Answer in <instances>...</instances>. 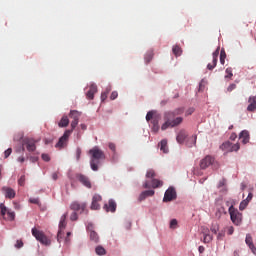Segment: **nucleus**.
Here are the masks:
<instances>
[{
  "instance_id": "nucleus-1",
  "label": "nucleus",
  "mask_w": 256,
  "mask_h": 256,
  "mask_svg": "<svg viewBox=\"0 0 256 256\" xmlns=\"http://www.w3.org/2000/svg\"><path fill=\"white\" fill-rule=\"evenodd\" d=\"M185 108H177L174 111L166 112L164 114L165 122L161 126L162 131H167L169 127H179L183 123V117H177V115H183ZM176 117V118H175Z\"/></svg>"
},
{
  "instance_id": "nucleus-2",
  "label": "nucleus",
  "mask_w": 256,
  "mask_h": 256,
  "mask_svg": "<svg viewBox=\"0 0 256 256\" xmlns=\"http://www.w3.org/2000/svg\"><path fill=\"white\" fill-rule=\"evenodd\" d=\"M89 155L91 156L90 166L92 171H99V164L105 160V152L98 148V146H94L89 150Z\"/></svg>"
},
{
  "instance_id": "nucleus-3",
  "label": "nucleus",
  "mask_w": 256,
  "mask_h": 256,
  "mask_svg": "<svg viewBox=\"0 0 256 256\" xmlns=\"http://www.w3.org/2000/svg\"><path fill=\"white\" fill-rule=\"evenodd\" d=\"M229 214H230V219L232 221V223L234 225H236L237 227H239V225H241V223H243V214L241 212H239V210H237L233 204H231L229 206Z\"/></svg>"
},
{
  "instance_id": "nucleus-4",
  "label": "nucleus",
  "mask_w": 256,
  "mask_h": 256,
  "mask_svg": "<svg viewBox=\"0 0 256 256\" xmlns=\"http://www.w3.org/2000/svg\"><path fill=\"white\" fill-rule=\"evenodd\" d=\"M32 235L35 237L36 241H39L42 245L49 246L51 245V240L47 238V235L37 228H32Z\"/></svg>"
},
{
  "instance_id": "nucleus-5",
  "label": "nucleus",
  "mask_w": 256,
  "mask_h": 256,
  "mask_svg": "<svg viewBox=\"0 0 256 256\" xmlns=\"http://www.w3.org/2000/svg\"><path fill=\"white\" fill-rule=\"evenodd\" d=\"M0 215L6 221H15V213L5 207V204H0Z\"/></svg>"
},
{
  "instance_id": "nucleus-6",
  "label": "nucleus",
  "mask_w": 256,
  "mask_h": 256,
  "mask_svg": "<svg viewBox=\"0 0 256 256\" xmlns=\"http://www.w3.org/2000/svg\"><path fill=\"white\" fill-rule=\"evenodd\" d=\"M68 215L69 214L66 212L60 218L59 231H58V234H57V241H58V243H61V239H63V229H65V227H67V216Z\"/></svg>"
},
{
  "instance_id": "nucleus-7",
  "label": "nucleus",
  "mask_w": 256,
  "mask_h": 256,
  "mask_svg": "<svg viewBox=\"0 0 256 256\" xmlns=\"http://www.w3.org/2000/svg\"><path fill=\"white\" fill-rule=\"evenodd\" d=\"M71 133H73V130H66L64 132L63 136L59 138L58 143L55 145L56 149H63V147L67 146V141H69Z\"/></svg>"
},
{
  "instance_id": "nucleus-8",
  "label": "nucleus",
  "mask_w": 256,
  "mask_h": 256,
  "mask_svg": "<svg viewBox=\"0 0 256 256\" xmlns=\"http://www.w3.org/2000/svg\"><path fill=\"white\" fill-rule=\"evenodd\" d=\"M174 199H177V192L175 188L169 187L164 194L163 202L169 203V201H174Z\"/></svg>"
},
{
  "instance_id": "nucleus-9",
  "label": "nucleus",
  "mask_w": 256,
  "mask_h": 256,
  "mask_svg": "<svg viewBox=\"0 0 256 256\" xmlns=\"http://www.w3.org/2000/svg\"><path fill=\"white\" fill-rule=\"evenodd\" d=\"M213 163H215V158L211 155H207L200 161V169H207V167H211Z\"/></svg>"
},
{
  "instance_id": "nucleus-10",
  "label": "nucleus",
  "mask_w": 256,
  "mask_h": 256,
  "mask_svg": "<svg viewBox=\"0 0 256 256\" xmlns=\"http://www.w3.org/2000/svg\"><path fill=\"white\" fill-rule=\"evenodd\" d=\"M144 189H157L159 187H163V181L161 180H157V179H153L151 181V183H149V181H145L143 184Z\"/></svg>"
},
{
  "instance_id": "nucleus-11",
  "label": "nucleus",
  "mask_w": 256,
  "mask_h": 256,
  "mask_svg": "<svg viewBox=\"0 0 256 256\" xmlns=\"http://www.w3.org/2000/svg\"><path fill=\"white\" fill-rule=\"evenodd\" d=\"M35 143H37L35 140L31 138H25L22 142V145L26 147L27 151H29L30 153H33V151L37 149V146L35 145Z\"/></svg>"
},
{
  "instance_id": "nucleus-12",
  "label": "nucleus",
  "mask_w": 256,
  "mask_h": 256,
  "mask_svg": "<svg viewBox=\"0 0 256 256\" xmlns=\"http://www.w3.org/2000/svg\"><path fill=\"white\" fill-rule=\"evenodd\" d=\"M219 50H220V48L218 47V48L213 52V54H212V63H209V64L207 65V69H208L209 71H213V69H214L215 67H217V61H218V59H219Z\"/></svg>"
},
{
  "instance_id": "nucleus-13",
  "label": "nucleus",
  "mask_w": 256,
  "mask_h": 256,
  "mask_svg": "<svg viewBox=\"0 0 256 256\" xmlns=\"http://www.w3.org/2000/svg\"><path fill=\"white\" fill-rule=\"evenodd\" d=\"M77 181H79L84 187H87V189H91V180H89V177L83 175V174H77L76 175Z\"/></svg>"
},
{
  "instance_id": "nucleus-14",
  "label": "nucleus",
  "mask_w": 256,
  "mask_h": 256,
  "mask_svg": "<svg viewBox=\"0 0 256 256\" xmlns=\"http://www.w3.org/2000/svg\"><path fill=\"white\" fill-rule=\"evenodd\" d=\"M70 209L72 211H81V213H83V211H85V209H87V204L79 203V202L75 201V202L71 203Z\"/></svg>"
},
{
  "instance_id": "nucleus-15",
  "label": "nucleus",
  "mask_w": 256,
  "mask_h": 256,
  "mask_svg": "<svg viewBox=\"0 0 256 256\" xmlns=\"http://www.w3.org/2000/svg\"><path fill=\"white\" fill-rule=\"evenodd\" d=\"M104 209L107 213H115L117 211V203L113 199H110L108 204L104 205Z\"/></svg>"
},
{
  "instance_id": "nucleus-16",
  "label": "nucleus",
  "mask_w": 256,
  "mask_h": 256,
  "mask_svg": "<svg viewBox=\"0 0 256 256\" xmlns=\"http://www.w3.org/2000/svg\"><path fill=\"white\" fill-rule=\"evenodd\" d=\"M161 121V115H156L153 120L151 121V125H152V131L153 133H159V122Z\"/></svg>"
},
{
  "instance_id": "nucleus-17",
  "label": "nucleus",
  "mask_w": 256,
  "mask_h": 256,
  "mask_svg": "<svg viewBox=\"0 0 256 256\" xmlns=\"http://www.w3.org/2000/svg\"><path fill=\"white\" fill-rule=\"evenodd\" d=\"M100 201H102L101 195L95 194L92 198L91 209L94 211H97V209H100L101 208V206L99 205Z\"/></svg>"
},
{
  "instance_id": "nucleus-18",
  "label": "nucleus",
  "mask_w": 256,
  "mask_h": 256,
  "mask_svg": "<svg viewBox=\"0 0 256 256\" xmlns=\"http://www.w3.org/2000/svg\"><path fill=\"white\" fill-rule=\"evenodd\" d=\"M2 191H3L6 199H15L16 193H15V190H13V188L4 186L2 188Z\"/></svg>"
},
{
  "instance_id": "nucleus-19",
  "label": "nucleus",
  "mask_w": 256,
  "mask_h": 256,
  "mask_svg": "<svg viewBox=\"0 0 256 256\" xmlns=\"http://www.w3.org/2000/svg\"><path fill=\"white\" fill-rule=\"evenodd\" d=\"M86 89V97H95L98 89H97V84L91 83Z\"/></svg>"
},
{
  "instance_id": "nucleus-20",
  "label": "nucleus",
  "mask_w": 256,
  "mask_h": 256,
  "mask_svg": "<svg viewBox=\"0 0 256 256\" xmlns=\"http://www.w3.org/2000/svg\"><path fill=\"white\" fill-rule=\"evenodd\" d=\"M87 230L90 231V239L94 241V243H99V234L93 230V224H89Z\"/></svg>"
},
{
  "instance_id": "nucleus-21",
  "label": "nucleus",
  "mask_w": 256,
  "mask_h": 256,
  "mask_svg": "<svg viewBox=\"0 0 256 256\" xmlns=\"http://www.w3.org/2000/svg\"><path fill=\"white\" fill-rule=\"evenodd\" d=\"M202 234L204 235L203 243H211L213 241V236L209 234V228L202 227Z\"/></svg>"
},
{
  "instance_id": "nucleus-22",
  "label": "nucleus",
  "mask_w": 256,
  "mask_h": 256,
  "mask_svg": "<svg viewBox=\"0 0 256 256\" xmlns=\"http://www.w3.org/2000/svg\"><path fill=\"white\" fill-rule=\"evenodd\" d=\"M155 195V190L143 191L139 196V201H145L147 197H153Z\"/></svg>"
},
{
  "instance_id": "nucleus-23",
  "label": "nucleus",
  "mask_w": 256,
  "mask_h": 256,
  "mask_svg": "<svg viewBox=\"0 0 256 256\" xmlns=\"http://www.w3.org/2000/svg\"><path fill=\"white\" fill-rule=\"evenodd\" d=\"M248 107H247V111H249L250 113H253L256 111V98L253 97V98H249L248 100Z\"/></svg>"
},
{
  "instance_id": "nucleus-24",
  "label": "nucleus",
  "mask_w": 256,
  "mask_h": 256,
  "mask_svg": "<svg viewBox=\"0 0 256 256\" xmlns=\"http://www.w3.org/2000/svg\"><path fill=\"white\" fill-rule=\"evenodd\" d=\"M185 139H187V132L185 130H181L176 137L177 143H185Z\"/></svg>"
},
{
  "instance_id": "nucleus-25",
  "label": "nucleus",
  "mask_w": 256,
  "mask_h": 256,
  "mask_svg": "<svg viewBox=\"0 0 256 256\" xmlns=\"http://www.w3.org/2000/svg\"><path fill=\"white\" fill-rule=\"evenodd\" d=\"M240 139H242V143L247 145L249 143V131L244 130L240 133Z\"/></svg>"
},
{
  "instance_id": "nucleus-26",
  "label": "nucleus",
  "mask_w": 256,
  "mask_h": 256,
  "mask_svg": "<svg viewBox=\"0 0 256 256\" xmlns=\"http://www.w3.org/2000/svg\"><path fill=\"white\" fill-rule=\"evenodd\" d=\"M70 119H73V121H79V117H81V112L77 110H71L69 113Z\"/></svg>"
},
{
  "instance_id": "nucleus-27",
  "label": "nucleus",
  "mask_w": 256,
  "mask_h": 256,
  "mask_svg": "<svg viewBox=\"0 0 256 256\" xmlns=\"http://www.w3.org/2000/svg\"><path fill=\"white\" fill-rule=\"evenodd\" d=\"M60 128L68 127L69 126V118L67 116H63L58 123Z\"/></svg>"
},
{
  "instance_id": "nucleus-28",
  "label": "nucleus",
  "mask_w": 256,
  "mask_h": 256,
  "mask_svg": "<svg viewBox=\"0 0 256 256\" xmlns=\"http://www.w3.org/2000/svg\"><path fill=\"white\" fill-rule=\"evenodd\" d=\"M95 253L96 255L103 256V255H107V250H105L103 246L98 245L95 248Z\"/></svg>"
},
{
  "instance_id": "nucleus-29",
  "label": "nucleus",
  "mask_w": 256,
  "mask_h": 256,
  "mask_svg": "<svg viewBox=\"0 0 256 256\" xmlns=\"http://www.w3.org/2000/svg\"><path fill=\"white\" fill-rule=\"evenodd\" d=\"M160 151H163L164 153H169V148L167 147V140H162L159 143Z\"/></svg>"
},
{
  "instance_id": "nucleus-30",
  "label": "nucleus",
  "mask_w": 256,
  "mask_h": 256,
  "mask_svg": "<svg viewBox=\"0 0 256 256\" xmlns=\"http://www.w3.org/2000/svg\"><path fill=\"white\" fill-rule=\"evenodd\" d=\"M172 52L176 57H181V53H183V50L179 47V45H175L172 48Z\"/></svg>"
},
{
  "instance_id": "nucleus-31",
  "label": "nucleus",
  "mask_w": 256,
  "mask_h": 256,
  "mask_svg": "<svg viewBox=\"0 0 256 256\" xmlns=\"http://www.w3.org/2000/svg\"><path fill=\"white\" fill-rule=\"evenodd\" d=\"M153 50H149L146 54H145V62L146 63H151L152 59H153Z\"/></svg>"
},
{
  "instance_id": "nucleus-32",
  "label": "nucleus",
  "mask_w": 256,
  "mask_h": 256,
  "mask_svg": "<svg viewBox=\"0 0 256 256\" xmlns=\"http://www.w3.org/2000/svg\"><path fill=\"white\" fill-rule=\"evenodd\" d=\"M205 87H207V80L202 79L199 83L198 92L201 93V92L205 91Z\"/></svg>"
},
{
  "instance_id": "nucleus-33",
  "label": "nucleus",
  "mask_w": 256,
  "mask_h": 256,
  "mask_svg": "<svg viewBox=\"0 0 256 256\" xmlns=\"http://www.w3.org/2000/svg\"><path fill=\"white\" fill-rule=\"evenodd\" d=\"M245 243L246 245H248L249 248H253L254 244H253V237H251V234L246 235Z\"/></svg>"
},
{
  "instance_id": "nucleus-34",
  "label": "nucleus",
  "mask_w": 256,
  "mask_h": 256,
  "mask_svg": "<svg viewBox=\"0 0 256 256\" xmlns=\"http://www.w3.org/2000/svg\"><path fill=\"white\" fill-rule=\"evenodd\" d=\"M225 59H227V53H225V49L220 51V63L221 65H225Z\"/></svg>"
},
{
  "instance_id": "nucleus-35",
  "label": "nucleus",
  "mask_w": 256,
  "mask_h": 256,
  "mask_svg": "<svg viewBox=\"0 0 256 256\" xmlns=\"http://www.w3.org/2000/svg\"><path fill=\"white\" fill-rule=\"evenodd\" d=\"M157 115L159 114H156L155 111H149L146 115V121H153Z\"/></svg>"
},
{
  "instance_id": "nucleus-36",
  "label": "nucleus",
  "mask_w": 256,
  "mask_h": 256,
  "mask_svg": "<svg viewBox=\"0 0 256 256\" xmlns=\"http://www.w3.org/2000/svg\"><path fill=\"white\" fill-rule=\"evenodd\" d=\"M220 149H222V151H231V142H224L220 146Z\"/></svg>"
},
{
  "instance_id": "nucleus-37",
  "label": "nucleus",
  "mask_w": 256,
  "mask_h": 256,
  "mask_svg": "<svg viewBox=\"0 0 256 256\" xmlns=\"http://www.w3.org/2000/svg\"><path fill=\"white\" fill-rule=\"evenodd\" d=\"M225 73L227 74L225 76V79H231L233 77V68L229 67L225 70Z\"/></svg>"
},
{
  "instance_id": "nucleus-38",
  "label": "nucleus",
  "mask_w": 256,
  "mask_h": 256,
  "mask_svg": "<svg viewBox=\"0 0 256 256\" xmlns=\"http://www.w3.org/2000/svg\"><path fill=\"white\" fill-rule=\"evenodd\" d=\"M210 231L212 233H214V235H217V232L219 231V224H217V223L212 224Z\"/></svg>"
},
{
  "instance_id": "nucleus-39",
  "label": "nucleus",
  "mask_w": 256,
  "mask_h": 256,
  "mask_svg": "<svg viewBox=\"0 0 256 256\" xmlns=\"http://www.w3.org/2000/svg\"><path fill=\"white\" fill-rule=\"evenodd\" d=\"M249 205V202L247 200H243L241 203H240V206H239V209L240 211H243L245 210V208Z\"/></svg>"
},
{
  "instance_id": "nucleus-40",
  "label": "nucleus",
  "mask_w": 256,
  "mask_h": 256,
  "mask_svg": "<svg viewBox=\"0 0 256 256\" xmlns=\"http://www.w3.org/2000/svg\"><path fill=\"white\" fill-rule=\"evenodd\" d=\"M147 179H153L155 177V170H148L146 173Z\"/></svg>"
},
{
  "instance_id": "nucleus-41",
  "label": "nucleus",
  "mask_w": 256,
  "mask_h": 256,
  "mask_svg": "<svg viewBox=\"0 0 256 256\" xmlns=\"http://www.w3.org/2000/svg\"><path fill=\"white\" fill-rule=\"evenodd\" d=\"M241 148V146L239 145V143H236V144H231V147H230V152H233V151H239V149Z\"/></svg>"
},
{
  "instance_id": "nucleus-42",
  "label": "nucleus",
  "mask_w": 256,
  "mask_h": 256,
  "mask_svg": "<svg viewBox=\"0 0 256 256\" xmlns=\"http://www.w3.org/2000/svg\"><path fill=\"white\" fill-rule=\"evenodd\" d=\"M18 185H20V187H24V186H25V175H22V176L18 179Z\"/></svg>"
},
{
  "instance_id": "nucleus-43",
  "label": "nucleus",
  "mask_w": 256,
  "mask_h": 256,
  "mask_svg": "<svg viewBox=\"0 0 256 256\" xmlns=\"http://www.w3.org/2000/svg\"><path fill=\"white\" fill-rule=\"evenodd\" d=\"M225 238V230H221L218 235H217V239L219 241H223V239Z\"/></svg>"
},
{
  "instance_id": "nucleus-44",
  "label": "nucleus",
  "mask_w": 256,
  "mask_h": 256,
  "mask_svg": "<svg viewBox=\"0 0 256 256\" xmlns=\"http://www.w3.org/2000/svg\"><path fill=\"white\" fill-rule=\"evenodd\" d=\"M111 93V86H108L104 92H102L101 97H107Z\"/></svg>"
},
{
  "instance_id": "nucleus-45",
  "label": "nucleus",
  "mask_w": 256,
  "mask_h": 256,
  "mask_svg": "<svg viewBox=\"0 0 256 256\" xmlns=\"http://www.w3.org/2000/svg\"><path fill=\"white\" fill-rule=\"evenodd\" d=\"M79 219V216L77 215V212H73L70 215V221H77Z\"/></svg>"
},
{
  "instance_id": "nucleus-46",
  "label": "nucleus",
  "mask_w": 256,
  "mask_h": 256,
  "mask_svg": "<svg viewBox=\"0 0 256 256\" xmlns=\"http://www.w3.org/2000/svg\"><path fill=\"white\" fill-rule=\"evenodd\" d=\"M177 227V219H172L170 221V229H175Z\"/></svg>"
},
{
  "instance_id": "nucleus-47",
  "label": "nucleus",
  "mask_w": 256,
  "mask_h": 256,
  "mask_svg": "<svg viewBox=\"0 0 256 256\" xmlns=\"http://www.w3.org/2000/svg\"><path fill=\"white\" fill-rule=\"evenodd\" d=\"M193 113H195V108H189L186 110L185 115L186 117H189V115H193Z\"/></svg>"
},
{
  "instance_id": "nucleus-48",
  "label": "nucleus",
  "mask_w": 256,
  "mask_h": 256,
  "mask_svg": "<svg viewBox=\"0 0 256 256\" xmlns=\"http://www.w3.org/2000/svg\"><path fill=\"white\" fill-rule=\"evenodd\" d=\"M228 235H233L235 233V228L233 226H229L226 228Z\"/></svg>"
},
{
  "instance_id": "nucleus-49",
  "label": "nucleus",
  "mask_w": 256,
  "mask_h": 256,
  "mask_svg": "<svg viewBox=\"0 0 256 256\" xmlns=\"http://www.w3.org/2000/svg\"><path fill=\"white\" fill-rule=\"evenodd\" d=\"M11 153H13V149L8 148V149L4 152V157H5V159H7V157H9V155H11Z\"/></svg>"
},
{
  "instance_id": "nucleus-50",
  "label": "nucleus",
  "mask_w": 256,
  "mask_h": 256,
  "mask_svg": "<svg viewBox=\"0 0 256 256\" xmlns=\"http://www.w3.org/2000/svg\"><path fill=\"white\" fill-rule=\"evenodd\" d=\"M108 147H109V150H110V151H113V153H115V150H116L115 143L110 142V143L108 144Z\"/></svg>"
},
{
  "instance_id": "nucleus-51",
  "label": "nucleus",
  "mask_w": 256,
  "mask_h": 256,
  "mask_svg": "<svg viewBox=\"0 0 256 256\" xmlns=\"http://www.w3.org/2000/svg\"><path fill=\"white\" fill-rule=\"evenodd\" d=\"M16 249H21L23 247V241L22 240H17L15 244Z\"/></svg>"
},
{
  "instance_id": "nucleus-52",
  "label": "nucleus",
  "mask_w": 256,
  "mask_h": 256,
  "mask_svg": "<svg viewBox=\"0 0 256 256\" xmlns=\"http://www.w3.org/2000/svg\"><path fill=\"white\" fill-rule=\"evenodd\" d=\"M77 125H79V120H72L71 122V131H73V129H75V127H77Z\"/></svg>"
},
{
  "instance_id": "nucleus-53",
  "label": "nucleus",
  "mask_w": 256,
  "mask_h": 256,
  "mask_svg": "<svg viewBox=\"0 0 256 256\" xmlns=\"http://www.w3.org/2000/svg\"><path fill=\"white\" fill-rule=\"evenodd\" d=\"M42 159L43 161H46L48 163V161H51V157H49V154H42Z\"/></svg>"
},
{
  "instance_id": "nucleus-54",
  "label": "nucleus",
  "mask_w": 256,
  "mask_h": 256,
  "mask_svg": "<svg viewBox=\"0 0 256 256\" xmlns=\"http://www.w3.org/2000/svg\"><path fill=\"white\" fill-rule=\"evenodd\" d=\"M234 89H237V85L236 84H230L227 88V91L231 92V91H234Z\"/></svg>"
},
{
  "instance_id": "nucleus-55",
  "label": "nucleus",
  "mask_w": 256,
  "mask_h": 256,
  "mask_svg": "<svg viewBox=\"0 0 256 256\" xmlns=\"http://www.w3.org/2000/svg\"><path fill=\"white\" fill-rule=\"evenodd\" d=\"M76 159H77V161H79V159H81V148L76 149Z\"/></svg>"
},
{
  "instance_id": "nucleus-56",
  "label": "nucleus",
  "mask_w": 256,
  "mask_h": 256,
  "mask_svg": "<svg viewBox=\"0 0 256 256\" xmlns=\"http://www.w3.org/2000/svg\"><path fill=\"white\" fill-rule=\"evenodd\" d=\"M30 203H33L34 205H39V198H30Z\"/></svg>"
},
{
  "instance_id": "nucleus-57",
  "label": "nucleus",
  "mask_w": 256,
  "mask_h": 256,
  "mask_svg": "<svg viewBox=\"0 0 256 256\" xmlns=\"http://www.w3.org/2000/svg\"><path fill=\"white\" fill-rule=\"evenodd\" d=\"M226 183H227V180L222 179V180L219 182L218 187H219V188H220V187H225Z\"/></svg>"
},
{
  "instance_id": "nucleus-58",
  "label": "nucleus",
  "mask_w": 256,
  "mask_h": 256,
  "mask_svg": "<svg viewBox=\"0 0 256 256\" xmlns=\"http://www.w3.org/2000/svg\"><path fill=\"white\" fill-rule=\"evenodd\" d=\"M251 199H253V193L250 192L245 200L249 203Z\"/></svg>"
},
{
  "instance_id": "nucleus-59",
  "label": "nucleus",
  "mask_w": 256,
  "mask_h": 256,
  "mask_svg": "<svg viewBox=\"0 0 256 256\" xmlns=\"http://www.w3.org/2000/svg\"><path fill=\"white\" fill-rule=\"evenodd\" d=\"M69 237H71V232H67V237L65 238V243H69L71 241V239H69Z\"/></svg>"
},
{
  "instance_id": "nucleus-60",
  "label": "nucleus",
  "mask_w": 256,
  "mask_h": 256,
  "mask_svg": "<svg viewBox=\"0 0 256 256\" xmlns=\"http://www.w3.org/2000/svg\"><path fill=\"white\" fill-rule=\"evenodd\" d=\"M190 141L193 142V145H196V144H197V136H192V137L190 138Z\"/></svg>"
},
{
  "instance_id": "nucleus-61",
  "label": "nucleus",
  "mask_w": 256,
  "mask_h": 256,
  "mask_svg": "<svg viewBox=\"0 0 256 256\" xmlns=\"http://www.w3.org/2000/svg\"><path fill=\"white\" fill-rule=\"evenodd\" d=\"M58 178H59V176H58L57 172H55V173L52 174V179H53L54 181H57Z\"/></svg>"
},
{
  "instance_id": "nucleus-62",
  "label": "nucleus",
  "mask_w": 256,
  "mask_h": 256,
  "mask_svg": "<svg viewBox=\"0 0 256 256\" xmlns=\"http://www.w3.org/2000/svg\"><path fill=\"white\" fill-rule=\"evenodd\" d=\"M198 251H199V253H205V247L199 246Z\"/></svg>"
},
{
  "instance_id": "nucleus-63",
  "label": "nucleus",
  "mask_w": 256,
  "mask_h": 256,
  "mask_svg": "<svg viewBox=\"0 0 256 256\" xmlns=\"http://www.w3.org/2000/svg\"><path fill=\"white\" fill-rule=\"evenodd\" d=\"M111 97H119V93H117V91H114L111 93Z\"/></svg>"
},
{
  "instance_id": "nucleus-64",
  "label": "nucleus",
  "mask_w": 256,
  "mask_h": 256,
  "mask_svg": "<svg viewBox=\"0 0 256 256\" xmlns=\"http://www.w3.org/2000/svg\"><path fill=\"white\" fill-rule=\"evenodd\" d=\"M250 249H251L252 253H253L254 255H256V248H255V245H253V247L250 248Z\"/></svg>"
}]
</instances>
